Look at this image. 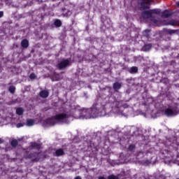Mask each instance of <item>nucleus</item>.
Returning <instances> with one entry per match:
<instances>
[{
    "instance_id": "44",
    "label": "nucleus",
    "mask_w": 179,
    "mask_h": 179,
    "mask_svg": "<svg viewBox=\"0 0 179 179\" xmlns=\"http://www.w3.org/2000/svg\"><path fill=\"white\" fill-rule=\"evenodd\" d=\"M140 153H143V152H140Z\"/></svg>"
},
{
    "instance_id": "35",
    "label": "nucleus",
    "mask_w": 179,
    "mask_h": 179,
    "mask_svg": "<svg viewBox=\"0 0 179 179\" xmlns=\"http://www.w3.org/2000/svg\"><path fill=\"white\" fill-rule=\"evenodd\" d=\"M74 179H82L80 176H76Z\"/></svg>"
},
{
    "instance_id": "16",
    "label": "nucleus",
    "mask_w": 179,
    "mask_h": 179,
    "mask_svg": "<svg viewBox=\"0 0 179 179\" xmlns=\"http://www.w3.org/2000/svg\"><path fill=\"white\" fill-rule=\"evenodd\" d=\"M122 107V101H116L113 102V108H117V111Z\"/></svg>"
},
{
    "instance_id": "41",
    "label": "nucleus",
    "mask_w": 179,
    "mask_h": 179,
    "mask_svg": "<svg viewBox=\"0 0 179 179\" xmlns=\"http://www.w3.org/2000/svg\"><path fill=\"white\" fill-rule=\"evenodd\" d=\"M9 23H10V24L12 23V21H10Z\"/></svg>"
},
{
    "instance_id": "19",
    "label": "nucleus",
    "mask_w": 179,
    "mask_h": 179,
    "mask_svg": "<svg viewBox=\"0 0 179 179\" xmlns=\"http://www.w3.org/2000/svg\"><path fill=\"white\" fill-rule=\"evenodd\" d=\"M31 147L32 149H36L37 150H40V149H41V144L37 143H32L31 144Z\"/></svg>"
},
{
    "instance_id": "4",
    "label": "nucleus",
    "mask_w": 179,
    "mask_h": 179,
    "mask_svg": "<svg viewBox=\"0 0 179 179\" xmlns=\"http://www.w3.org/2000/svg\"><path fill=\"white\" fill-rule=\"evenodd\" d=\"M150 3H152V0H140V1L138 2L140 10H145V9H149L150 8Z\"/></svg>"
},
{
    "instance_id": "21",
    "label": "nucleus",
    "mask_w": 179,
    "mask_h": 179,
    "mask_svg": "<svg viewBox=\"0 0 179 179\" xmlns=\"http://www.w3.org/2000/svg\"><path fill=\"white\" fill-rule=\"evenodd\" d=\"M54 25L55 26V27H61V26H62V22L61 21V20H56L54 22Z\"/></svg>"
},
{
    "instance_id": "45",
    "label": "nucleus",
    "mask_w": 179,
    "mask_h": 179,
    "mask_svg": "<svg viewBox=\"0 0 179 179\" xmlns=\"http://www.w3.org/2000/svg\"><path fill=\"white\" fill-rule=\"evenodd\" d=\"M176 179H179V178H176Z\"/></svg>"
},
{
    "instance_id": "3",
    "label": "nucleus",
    "mask_w": 179,
    "mask_h": 179,
    "mask_svg": "<svg viewBox=\"0 0 179 179\" xmlns=\"http://www.w3.org/2000/svg\"><path fill=\"white\" fill-rule=\"evenodd\" d=\"M164 115L166 117H174L179 114L178 104L174 103L164 110Z\"/></svg>"
},
{
    "instance_id": "22",
    "label": "nucleus",
    "mask_w": 179,
    "mask_h": 179,
    "mask_svg": "<svg viewBox=\"0 0 179 179\" xmlns=\"http://www.w3.org/2000/svg\"><path fill=\"white\" fill-rule=\"evenodd\" d=\"M35 121L33 119H29L27 120V127H33V125L35 124Z\"/></svg>"
},
{
    "instance_id": "2",
    "label": "nucleus",
    "mask_w": 179,
    "mask_h": 179,
    "mask_svg": "<svg viewBox=\"0 0 179 179\" xmlns=\"http://www.w3.org/2000/svg\"><path fill=\"white\" fill-rule=\"evenodd\" d=\"M103 106L101 104L96 103L90 109H88L85 115L86 118H97L101 115Z\"/></svg>"
},
{
    "instance_id": "13",
    "label": "nucleus",
    "mask_w": 179,
    "mask_h": 179,
    "mask_svg": "<svg viewBox=\"0 0 179 179\" xmlns=\"http://www.w3.org/2000/svg\"><path fill=\"white\" fill-rule=\"evenodd\" d=\"M121 87H122V83L115 82L113 85V88L115 92H118Z\"/></svg>"
},
{
    "instance_id": "34",
    "label": "nucleus",
    "mask_w": 179,
    "mask_h": 179,
    "mask_svg": "<svg viewBox=\"0 0 179 179\" xmlns=\"http://www.w3.org/2000/svg\"><path fill=\"white\" fill-rule=\"evenodd\" d=\"M3 17V11H0V18Z\"/></svg>"
},
{
    "instance_id": "20",
    "label": "nucleus",
    "mask_w": 179,
    "mask_h": 179,
    "mask_svg": "<svg viewBox=\"0 0 179 179\" xmlns=\"http://www.w3.org/2000/svg\"><path fill=\"white\" fill-rule=\"evenodd\" d=\"M138 66H132L129 70V73H138Z\"/></svg>"
},
{
    "instance_id": "10",
    "label": "nucleus",
    "mask_w": 179,
    "mask_h": 179,
    "mask_svg": "<svg viewBox=\"0 0 179 179\" xmlns=\"http://www.w3.org/2000/svg\"><path fill=\"white\" fill-rule=\"evenodd\" d=\"M61 12H62V15L64 16V17H69L71 15H72V11L67 10L65 8H61Z\"/></svg>"
},
{
    "instance_id": "37",
    "label": "nucleus",
    "mask_w": 179,
    "mask_h": 179,
    "mask_svg": "<svg viewBox=\"0 0 179 179\" xmlns=\"http://www.w3.org/2000/svg\"><path fill=\"white\" fill-rule=\"evenodd\" d=\"M1 143H3V140H2V138H0V144Z\"/></svg>"
},
{
    "instance_id": "31",
    "label": "nucleus",
    "mask_w": 179,
    "mask_h": 179,
    "mask_svg": "<svg viewBox=\"0 0 179 179\" xmlns=\"http://www.w3.org/2000/svg\"><path fill=\"white\" fill-rule=\"evenodd\" d=\"M122 107L123 108H128V107H129V105H128L127 103H124L122 101Z\"/></svg>"
},
{
    "instance_id": "43",
    "label": "nucleus",
    "mask_w": 179,
    "mask_h": 179,
    "mask_svg": "<svg viewBox=\"0 0 179 179\" xmlns=\"http://www.w3.org/2000/svg\"><path fill=\"white\" fill-rule=\"evenodd\" d=\"M59 80L57 79V80Z\"/></svg>"
},
{
    "instance_id": "40",
    "label": "nucleus",
    "mask_w": 179,
    "mask_h": 179,
    "mask_svg": "<svg viewBox=\"0 0 179 179\" xmlns=\"http://www.w3.org/2000/svg\"><path fill=\"white\" fill-rule=\"evenodd\" d=\"M176 13H179V10H178V11L176 12Z\"/></svg>"
},
{
    "instance_id": "33",
    "label": "nucleus",
    "mask_w": 179,
    "mask_h": 179,
    "mask_svg": "<svg viewBox=\"0 0 179 179\" xmlns=\"http://www.w3.org/2000/svg\"><path fill=\"white\" fill-rule=\"evenodd\" d=\"M161 82H162V83H164V82H169V80L167 78H162L161 80Z\"/></svg>"
},
{
    "instance_id": "18",
    "label": "nucleus",
    "mask_w": 179,
    "mask_h": 179,
    "mask_svg": "<svg viewBox=\"0 0 179 179\" xmlns=\"http://www.w3.org/2000/svg\"><path fill=\"white\" fill-rule=\"evenodd\" d=\"M21 47H22V48H29V40L27 39H23L21 41Z\"/></svg>"
},
{
    "instance_id": "27",
    "label": "nucleus",
    "mask_w": 179,
    "mask_h": 179,
    "mask_svg": "<svg viewBox=\"0 0 179 179\" xmlns=\"http://www.w3.org/2000/svg\"><path fill=\"white\" fill-rule=\"evenodd\" d=\"M151 22H152V23H154L155 24H157V20L153 17L152 15H151V17H150Z\"/></svg>"
},
{
    "instance_id": "29",
    "label": "nucleus",
    "mask_w": 179,
    "mask_h": 179,
    "mask_svg": "<svg viewBox=\"0 0 179 179\" xmlns=\"http://www.w3.org/2000/svg\"><path fill=\"white\" fill-rule=\"evenodd\" d=\"M36 78H37V76H36L34 73L29 75V78H31V80H34V79H36Z\"/></svg>"
},
{
    "instance_id": "42",
    "label": "nucleus",
    "mask_w": 179,
    "mask_h": 179,
    "mask_svg": "<svg viewBox=\"0 0 179 179\" xmlns=\"http://www.w3.org/2000/svg\"><path fill=\"white\" fill-rule=\"evenodd\" d=\"M145 31H149V30H145Z\"/></svg>"
},
{
    "instance_id": "9",
    "label": "nucleus",
    "mask_w": 179,
    "mask_h": 179,
    "mask_svg": "<svg viewBox=\"0 0 179 179\" xmlns=\"http://www.w3.org/2000/svg\"><path fill=\"white\" fill-rule=\"evenodd\" d=\"M65 155V151H64V149L59 148L55 150V152L53 153V156L55 157H59L61 156H64Z\"/></svg>"
},
{
    "instance_id": "8",
    "label": "nucleus",
    "mask_w": 179,
    "mask_h": 179,
    "mask_svg": "<svg viewBox=\"0 0 179 179\" xmlns=\"http://www.w3.org/2000/svg\"><path fill=\"white\" fill-rule=\"evenodd\" d=\"M165 26H179L178 22L176 20H168L162 22Z\"/></svg>"
},
{
    "instance_id": "26",
    "label": "nucleus",
    "mask_w": 179,
    "mask_h": 179,
    "mask_svg": "<svg viewBox=\"0 0 179 179\" xmlns=\"http://www.w3.org/2000/svg\"><path fill=\"white\" fill-rule=\"evenodd\" d=\"M17 145H19L17 140H13L11 141V146H13V148H16V146H17Z\"/></svg>"
},
{
    "instance_id": "32",
    "label": "nucleus",
    "mask_w": 179,
    "mask_h": 179,
    "mask_svg": "<svg viewBox=\"0 0 179 179\" xmlns=\"http://www.w3.org/2000/svg\"><path fill=\"white\" fill-rule=\"evenodd\" d=\"M24 124L23 123H18L17 124L16 127L17 128H21V127H23Z\"/></svg>"
},
{
    "instance_id": "30",
    "label": "nucleus",
    "mask_w": 179,
    "mask_h": 179,
    "mask_svg": "<svg viewBox=\"0 0 179 179\" xmlns=\"http://www.w3.org/2000/svg\"><path fill=\"white\" fill-rule=\"evenodd\" d=\"M108 179H118V176L115 175H110L108 176Z\"/></svg>"
},
{
    "instance_id": "11",
    "label": "nucleus",
    "mask_w": 179,
    "mask_h": 179,
    "mask_svg": "<svg viewBox=\"0 0 179 179\" xmlns=\"http://www.w3.org/2000/svg\"><path fill=\"white\" fill-rule=\"evenodd\" d=\"M172 15H173V12L169 10H165L162 13V16L164 19H167V17H170V16H172Z\"/></svg>"
},
{
    "instance_id": "12",
    "label": "nucleus",
    "mask_w": 179,
    "mask_h": 179,
    "mask_svg": "<svg viewBox=\"0 0 179 179\" xmlns=\"http://www.w3.org/2000/svg\"><path fill=\"white\" fill-rule=\"evenodd\" d=\"M141 16L143 19H150L152 17V13L149 10H145L141 13Z\"/></svg>"
},
{
    "instance_id": "15",
    "label": "nucleus",
    "mask_w": 179,
    "mask_h": 179,
    "mask_svg": "<svg viewBox=\"0 0 179 179\" xmlns=\"http://www.w3.org/2000/svg\"><path fill=\"white\" fill-rule=\"evenodd\" d=\"M152 43H147L145 44L142 48V51H144L145 52H148V51H150L152 50Z\"/></svg>"
},
{
    "instance_id": "7",
    "label": "nucleus",
    "mask_w": 179,
    "mask_h": 179,
    "mask_svg": "<svg viewBox=\"0 0 179 179\" xmlns=\"http://www.w3.org/2000/svg\"><path fill=\"white\" fill-rule=\"evenodd\" d=\"M40 152H34L29 154L26 156V159H31L32 162H38L40 160Z\"/></svg>"
},
{
    "instance_id": "39",
    "label": "nucleus",
    "mask_w": 179,
    "mask_h": 179,
    "mask_svg": "<svg viewBox=\"0 0 179 179\" xmlns=\"http://www.w3.org/2000/svg\"><path fill=\"white\" fill-rule=\"evenodd\" d=\"M146 163H148V164H150V162L148 160L146 161Z\"/></svg>"
},
{
    "instance_id": "25",
    "label": "nucleus",
    "mask_w": 179,
    "mask_h": 179,
    "mask_svg": "<svg viewBox=\"0 0 179 179\" xmlns=\"http://www.w3.org/2000/svg\"><path fill=\"white\" fill-rule=\"evenodd\" d=\"M172 143L171 145H176V146H178V142H177V138L176 137H173L172 138Z\"/></svg>"
},
{
    "instance_id": "24",
    "label": "nucleus",
    "mask_w": 179,
    "mask_h": 179,
    "mask_svg": "<svg viewBox=\"0 0 179 179\" xmlns=\"http://www.w3.org/2000/svg\"><path fill=\"white\" fill-rule=\"evenodd\" d=\"M24 110L23 108H18L16 110V114H17V115H23Z\"/></svg>"
},
{
    "instance_id": "17",
    "label": "nucleus",
    "mask_w": 179,
    "mask_h": 179,
    "mask_svg": "<svg viewBox=\"0 0 179 179\" xmlns=\"http://www.w3.org/2000/svg\"><path fill=\"white\" fill-rule=\"evenodd\" d=\"M166 33L169 34V36H172V34H179V29H166Z\"/></svg>"
},
{
    "instance_id": "1",
    "label": "nucleus",
    "mask_w": 179,
    "mask_h": 179,
    "mask_svg": "<svg viewBox=\"0 0 179 179\" xmlns=\"http://www.w3.org/2000/svg\"><path fill=\"white\" fill-rule=\"evenodd\" d=\"M68 118H69V115L65 113H62L46 119L45 122L47 125L54 127L56 124H68Z\"/></svg>"
},
{
    "instance_id": "36",
    "label": "nucleus",
    "mask_w": 179,
    "mask_h": 179,
    "mask_svg": "<svg viewBox=\"0 0 179 179\" xmlns=\"http://www.w3.org/2000/svg\"><path fill=\"white\" fill-rule=\"evenodd\" d=\"M98 179H106V178H104L103 176H99V177L98 178Z\"/></svg>"
},
{
    "instance_id": "6",
    "label": "nucleus",
    "mask_w": 179,
    "mask_h": 179,
    "mask_svg": "<svg viewBox=\"0 0 179 179\" xmlns=\"http://www.w3.org/2000/svg\"><path fill=\"white\" fill-rule=\"evenodd\" d=\"M164 162L165 164H171V163H176L173 153H168L166 156H165Z\"/></svg>"
},
{
    "instance_id": "5",
    "label": "nucleus",
    "mask_w": 179,
    "mask_h": 179,
    "mask_svg": "<svg viewBox=\"0 0 179 179\" xmlns=\"http://www.w3.org/2000/svg\"><path fill=\"white\" fill-rule=\"evenodd\" d=\"M71 65V60L69 59H64L60 61L57 65V68L59 69V71L62 69H65V68H68Z\"/></svg>"
},
{
    "instance_id": "23",
    "label": "nucleus",
    "mask_w": 179,
    "mask_h": 179,
    "mask_svg": "<svg viewBox=\"0 0 179 179\" xmlns=\"http://www.w3.org/2000/svg\"><path fill=\"white\" fill-rule=\"evenodd\" d=\"M8 91L10 92V93H11V94H15V92H16V87L13 85L10 86L8 88Z\"/></svg>"
},
{
    "instance_id": "14",
    "label": "nucleus",
    "mask_w": 179,
    "mask_h": 179,
    "mask_svg": "<svg viewBox=\"0 0 179 179\" xmlns=\"http://www.w3.org/2000/svg\"><path fill=\"white\" fill-rule=\"evenodd\" d=\"M39 96L42 99H47L50 96V92L48 90H42L40 92Z\"/></svg>"
},
{
    "instance_id": "28",
    "label": "nucleus",
    "mask_w": 179,
    "mask_h": 179,
    "mask_svg": "<svg viewBox=\"0 0 179 179\" xmlns=\"http://www.w3.org/2000/svg\"><path fill=\"white\" fill-rule=\"evenodd\" d=\"M134 149H135V145H134V144L130 145L128 148V150L129 152H132V150H134Z\"/></svg>"
},
{
    "instance_id": "38",
    "label": "nucleus",
    "mask_w": 179,
    "mask_h": 179,
    "mask_svg": "<svg viewBox=\"0 0 179 179\" xmlns=\"http://www.w3.org/2000/svg\"><path fill=\"white\" fill-rule=\"evenodd\" d=\"M176 5L179 6V1L176 2Z\"/></svg>"
}]
</instances>
